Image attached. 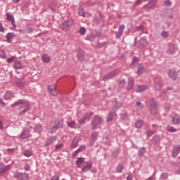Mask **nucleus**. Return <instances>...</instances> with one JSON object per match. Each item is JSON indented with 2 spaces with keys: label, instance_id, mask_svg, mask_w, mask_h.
Masks as SVG:
<instances>
[{
  "label": "nucleus",
  "instance_id": "42",
  "mask_svg": "<svg viewBox=\"0 0 180 180\" xmlns=\"http://www.w3.org/2000/svg\"><path fill=\"white\" fill-rule=\"evenodd\" d=\"M55 127H56L58 129L63 126V122L60 121H56L53 125Z\"/></svg>",
  "mask_w": 180,
  "mask_h": 180
},
{
  "label": "nucleus",
  "instance_id": "37",
  "mask_svg": "<svg viewBox=\"0 0 180 180\" xmlns=\"http://www.w3.org/2000/svg\"><path fill=\"white\" fill-rule=\"evenodd\" d=\"M41 58L44 63H50V56L48 55H42Z\"/></svg>",
  "mask_w": 180,
  "mask_h": 180
},
{
  "label": "nucleus",
  "instance_id": "55",
  "mask_svg": "<svg viewBox=\"0 0 180 180\" xmlns=\"http://www.w3.org/2000/svg\"><path fill=\"white\" fill-rule=\"evenodd\" d=\"M0 106L1 108H6V103L2 100V98L0 99Z\"/></svg>",
  "mask_w": 180,
  "mask_h": 180
},
{
  "label": "nucleus",
  "instance_id": "62",
  "mask_svg": "<svg viewBox=\"0 0 180 180\" xmlns=\"http://www.w3.org/2000/svg\"><path fill=\"white\" fill-rule=\"evenodd\" d=\"M24 169L25 171H29V169H30V166L29 165V164L26 163L25 165H24Z\"/></svg>",
  "mask_w": 180,
  "mask_h": 180
},
{
  "label": "nucleus",
  "instance_id": "47",
  "mask_svg": "<svg viewBox=\"0 0 180 180\" xmlns=\"http://www.w3.org/2000/svg\"><path fill=\"white\" fill-rule=\"evenodd\" d=\"M147 137H151L153 134H155V131L154 130H150L146 132Z\"/></svg>",
  "mask_w": 180,
  "mask_h": 180
},
{
  "label": "nucleus",
  "instance_id": "51",
  "mask_svg": "<svg viewBox=\"0 0 180 180\" xmlns=\"http://www.w3.org/2000/svg\"><path fill=\"white\" fill-rule=\"evenodd\" d=\"M124 85H126V81L122 80L120 82V83H119L120 88H121V89L124 88Z\"/></svg>",
  "mask_w": 180,
  "mask_h": 180
},
{
  "label": "nucleus",
  "instance_id": "36",
  "mask_svg": "<svg viewBox=\"0 0 180 180\" xmlns=\"http://www.w3.org/2000/svg\"><path fill=\"white\" fill-rule=\"evenodd\" d=\"M91 140H93V141H96L98 140V132L94 131L91 134Z\"/></svg>",
  "mask_w": 180,
  "mask_h": 180
},
{
  "label": "nucleus",
  "instance_id": "28",
  "mask_svg": "<svg viewBox=\"0 0 180 180\" xmlns=\"http://www.w3.org/2000/svg\"><path fill=\"white\" fill-rule=\"evenodd\" d=\"M32 108H30V105H27V107H25V108H24L23 110L20 112V115L21 116H25V115H26V112H29V110H30Z\"/></svg>",
  "mask_w": 180,
  "mask_h": 180
},
{
  "label": "nucleus",
  "instance_id": "54",
  "mask_svg": "<svg viewBox=\"0 0 180 180\" xmlns=\"http://www.w3.org/2000/svg\"><path fill=\"white\" fill-rule=\"evenodd\" d=\"M79 151L77 150H76L72 155V158H76L77 155H78V154H79Z\"/></svg>",
  "mask_w": 180,
  "mask_h": 180
},
{
  "label": "nucleus",
  "instance_id": "6",
  "mask_svg": "<svg viewBox=\"0 0 180 180\" xmlns=\"http://www.w3.org/2000/svg\"><path fill=\"white\" fill-rule=\"evenodd\" d=\"M155 88L157 91H161V88L164 86V82H162V79L161 77H158L155 79Z\"/></svg>",
  "mask_w": 180,
  "mask_h": 180
},
{
  "label": "nucleus",
  "instance_id": "35",
  "mask_svg": "<svg viewBox=\"0 0 180 180\" xmlns=\"http://www.w3.org/2000/svg\"><path fill=\"white\" fill-rule=\"evenodd\" d=\"M147 89V86L141 85L137 87L136 92H143V91H146Z\"/></svg>",
  "mask_w": 180,
  "mask_h": 180
},
{
  "label": "nucleus",
  "instance_id": "33",
  "mask_svg": "<svg viewBox=\"0 0 180 180\" xmlns=\"http://www.w3.org/2000/svg\"><path fill=\"white\" fill-rule=\"evenodd\" d=\"M135 107L136 108L137 110H141L144 105L141 103V101H136Z\"/></svg>",
  "mask_w": 180,
  "mask_h": 180
},
{
  "label": "nucleus",
  "instance_id": "43",
  "mask_svg": "<svg viewBox=\"0 0 180 180\" xmlns=\"http://www.w3.org/2000/svg\"><path fill=\"white\" fill-rule=\"evenodd\" d=\"M0 58H3V60L6 58V53H5V51H0Z\"/></svg>",
  "mask_w": 180,
  "mask_h": 180
},
{
  "label": "nucleus",
  "instance_id": "22",
  "mask_svg": "<svg viewBox=\"0 0 180 180\" xmlns=\"http://www.w3.org/2000/svg\"><path fill=\"white\" fill-rule=\"evenodd\" d=\"M15 36H16V34H15V33L8 32L6 36V39H7V43H11V39H13V37H15Z\"/></svg>",
  "mask_w": 180,
  "mask_h": 180
},
{
  "label": "nucleus",
  "instance_id": "58",
  "mask_svg": "<svg viewBox=\"0 0 180 180\" xmlns=\"http://www.w3.org/2000/svg\"><path fill=\"white\" fill-rule=\"evenodd\" d=\"M32 152H26L23 153V155L27 158L32 157Z\"/></svg>",
  "mask_w": 180,
  "mask_h": 180
},
{
  "label": "nucleus",
  "instance_id": "31",
  "mask_svg": "<svg viewBox=\"0 0 180 180\" xmlns=\"http://www.w3.org/2000/svg\"><path fill=\"white\" fill-rule=\"evenodd\" d=\"M159 141H161V139L160 138L159 136L155 135L153 137L152 143H153V144H158Z\"/></svg>",
  "mask_w": 180,
  "mask_h": 180
},
{
  "label": "nucleus",
  "instance_id": "44",
  "mask_svg": "<svg viewBox=\"0 0 180 180\" xmlns=\"http://www.w3.org/2000/svg\"><path fill=\"white\" fill-rule=\"evenodd\" d=\"M56 6L57 5L56 4V3H51L49 4V7L50 8V9H51V11H56Z\"/></svg>",
  "mask_w": 180,
  "mask_h": 180
},
{
  "label": "nucleus",
  "instance_id": "1",
  "mask_svg": "<svg viewBox=\"0 0 180 180\" xmlns=\"http://www.w3.org/2000/svg\"><path fill=\"white\" fill-rule=\"evenodd\" d=\"M19 105H20V109H25L27 106H30V104L25 100L19 99L11 105V108H16Z\"/></svg>",
  "mask_w": 180,
  "mask_h": 180
},
{
  "label": "nucleus",
  "instance_id": "10",
  "mask_svg": "<svg viewBox=\"0 0 180 180\" xmlns=\"http://www.w3.org/2000/svg\"><path fill=\"white\" fill-rule=\"evenodd\" d=\"M12 168V166L11 165H6L4 164V162H0V172L5 174V172H7V171H9Z\"/></svg>",
  "mask_w": 180,
  "mask_h": 180
},
{
  "label": "nucleus",
  "instance_id": "20",
  "mask_svg": "<svg viewBox=\"0 0 180 180\" xmlns=\"http://www.w3.org/2000/svg\"><path fill=\"white\" fill-rule=\"evenodd\" d=\"M124 169V166L122 163H118L116 166V171L118 174H122V171Z\"/></svg>",
  "mask_w": 180,
  "mask_h": 180
},
{
  "label": "nucleus",
  "instance_id": "5",
  "mask_svg": "<svg viewBox=\"0 0 180 180\" xmlns=\"http://www.w3.org/2000/svg\"><path fill=\"white\" fill-rule=\"evenodd\" d=\"M74 22L72 20H65L63 22L60 26V28L62 30H64V32H68L70 29H71V27L72 26Z\"/></svg>",
  "mask_w": 180,
  "mask_h": 180
},
{
  "label": "nucleus",
  "instance_id": "8",
  "mask_svg": "<svg viewBox=\"0 0 180 180\" xmlns=\"http://www.w3.org/2000/svg\"><path fill=\"white\" fill-rule=\"evenodd\" d=\"M117 74H119V69H116L115 70H113L112 72L105 75L103 77L104 81H106L108 79H112V78H113V77H116V75H117Z\"/></svg>",
  "mask_w": 180,
  "mask_h": 180
},
{
  "label": "nucleus",
  "instance_id": "21",
  "mask_svg": "<svg viewBox=\"0 0 180 180\" xmlns=\"http://www.w3.org/2000/svg\"><path fill=\"white\" fill-rule=\"evenodd\" d=\"M169 77H170V78H172V79H174V80H175V79H176V72H175V70H170L169 71Z\"/></svg>",
  "mask_w": 180,
  "mask_h": 180
},
{
  "label": "nucleus",
  "instance_id": "39",
  "mask_svg": "<svg viewBox=\"0 0 180 180\" xmlns=\"http://www.w3.org/2000/svg\"><path fill=\"white\" fill-rule=\"evenodd\" d=\"M121 120H129V115L127 113H122L120 115Z\"/></svg>",
  "mask_w": 180,
  "mask_h": 180
},
{
  "label": "nucleus",
  "instance_id": "32",
  "mask_svg": "<svg viewBox=\"0 0 180 180\" xmlns=\"http://www.w3.org/2000/svg\"><path fill=\"white\" fill-rule=\"evenodd\" d=\"M150 112L152 116H156V115L158 113L157 107H150Z\"/></svg>",
  "mask_w": 180,
  "mask_h": 180
},
{
  "label": "nucleus",
  "instance_id": "12",
  "mask_svg": "<svg viewBox=\"0 0 180 180\" xmlns=\"http://www.w3.org/2000/svg\"><path fill=\"white\" fill-rule=\"evenodd\" d=\"M155 4H157V0H151L147 4L144 5L143 9H153L154 6H155Z\"/></svg>",
  "mask_w": 180,
  "mask_h": 180
},
{
  "label": "nucleus",
  "instance_id": "59",
  "mask_svg": "<svg viewBox=\"0 0 180 180\" xmlns=\"http://www.w3.org/2000/svg\"><path fill=\"white\" fill-rule=\"evenodd\" d=\"M63 147H64V145H63V144L56 145L55 146V149L56 150H61V148H63Z\"/></svg>",
  "mask_w": 180,
  "mask_h": 180
},
{
  "label": "nucleus",
  "instance_id": "7",
  "mask_svg": "<svg viewBox=\"0 0 180 180\" xmlns=\"http://www.w3.org/2000/svg\"><path fill=\"white\" fill-rule=\"evenodd\" d=\"M92 116H94V112H92L85 113L83 117L79 120V124H85V120H89Z\"/></svg>",
  "mask_w": 180,
  "mask_h": 180
},
{
  "label": "nucleus",
  "instance_id": "50",
  "mask_svg": "<svg viewBox=\"0 0 180 180\" xmlns=\"http://www.w3.org/2000/svg\"><path fill=\"white\" fill-rule=\"evenodd\" d=\"M160 178L162 180L168 179V173H162L160 176Z\"/></svg>",
  "mask_w": 180,
  "mask_h": 180
},
{
  "label": "nucleus",
  "instance_id": "52",
  "mask_svg": "<svg viewBox=\"0 0 180 180\" xmlns=\"http://www.w3.org/2000/svg\"><path fill=\"white\" fill-rule=\"evenodd\" d=\"M112 158H117V155H119V150H115L112 153Z\"/></svg>",
  "mask_w": 180,
  "mask_h": 180
},
{
  "label": "nucleus",
  "instance_id": "56",
  "mask_svg": "<svg viewBox=\"0 0 180 180\" xmlns=\"http://www.w3.org/2000/svg\"><path fill=\"white\" fill-rule=\"evenodd\" d=\"M168 131L170 133H175V131H176V129H175L174 127H170L168 129Z\"/></svg>",
  "mask_w": 180,
  "mask_h": 180
},
{
  "label": "nucleus",
  "instance_id": "9",
  "mask_svg": "<svg viewBox=\"0 0 180 180\" xmlns=\"http://www.w3.org/2000/svg\"><path fill=\"white\" fill-rule=\"evenodd\" d=\"M30 137H32V134H30V130L29 129H25L20 136V139L22 140L29 139Z\"/></svg>",
  "mask_w": 180,
  "mask_h": 180
},
{
  "label": "nucleus",
  "instance_id": "26",
  "mask_svg": "<svg viewBox=\"0 0 180 180\" xmlns=\"http://www.w3.org/2000/svg\"><path fill=\"white\" fill-rule=\"evenodd\" d=\"M13 67L15 70H20L22 68V63L19 60H15Z\"/></svg>",
  "mask_w": 180,
  "mask_h": 180
},
{
  "label": "nucleus",
  "instance_id": "13",
  "mask_svg": "<svg viewBox=\"0 0 180 180\" xmlns=\"http://www.w3.org/2000/svg\"><path fill=\"white\" fill-rule=\"evenodd\" d=\"M6 15L7 20L11 22L13 27L16 28V24H15V18L13 17V15H10L8 13H6Z\"/></svg>",
  "mask_w": 180,
  "mask_h": 180
},
{
  "label": "nucleus",
  "instance_id": "11",
  "mask_svg": "<svg viewBox=\"0 0 180 180\" xmlns=\"http://www.w3.org/2000/svg\"><path fill=\"white\" fill-rule=\"evenodd\" d=\"M54 141H57V136H50L46 139L44 143V147H49V146H51Z\"/></svg>",
  "mask_w": 180,
  "mask_h": 180
},
{
  "label": "nucleus",
  "instance_id": "46",
  "mask_svg": "<svg viewBox=\"0 0 180 180\" xmlns=\"http://www.w3.org/2000/svg\"><path fill=\"white\" fill-rule=\"evenodd\" d=\"M68 126L69 127H71V129L75 128V126H76L75 122L72 121V122H68Z\"/></svg>",
  "mask_w": 180,
  "mask_h": 180
},
{
  "label": "nucleus",
  "instance_id": "14",
  "mask_svg": "<svg viewBox=\"0 0 180 180\" xmlns=\"http://www.w3.org/2000/svg\"><path fill=\"white\" fill-rule=\"evenodd\" d=\"M134 88V79H129L128 80V84L127 86V91H131Z\"/></svg>",
  "mask_w": 180,
  "mask_h": 180
},
{
  "label": "nucleus",
  "instance_id": "49",
  "mask_svg": "<svg viewBox=\"0 0 180 180\" xmlns=\"http://www.w3.org/2000/svg\"><path fill=\"white\" fill-rule=\"evenodd\" d=\"M58 130L54 125L49 129V133H51L53 134V133H56Z\"/></svg>",
  "mask_w": 180,
  "mask_h": 180
},
{
  "label": "nucleus",
  "instance_id": "2",
  "mask_svg": "<svg viewBox=\"0 0 180 180\" xmlns=\"http://www.w3.org/2000/svg\"><path fill=\"white\" fill-rule=\"evenodd\" d=\"M13 178L18 180H29V174L27 172H19L14 173Z\"/></svg>",
  "mask_w": 180,
  "mask_h": 180
},
{
  "label": "nucleus",
  "instance_id": "41",
  "mask_svg": "<svg viewBox=\"0 0 180 180\" xmlns=\"http://www.w3.org/2000/svg\"><path fill=\"white\" fill-rule=\"evenodd\" d=\"M79 33L82 36H84L85 33H86V29H85V27H80V29L79 30Z\"/></svg>",
  "mask_w": 180,
  "mask_h": 180
},
{
  "label": "nucleus",
  "instance_id": "60",
  "mask_svg": "<svg viewBox=\"0 0 180 180\" xmlns=\"http://www.w3.org/2000/svg\"><path fill=\"white\" fill-rule=\"evenodd\" d=\"M95 144V141H93L92 139H90L88 146L89 147H92Z\"/></svg>",
  "mask_w": 180,
  "mask_h": 180
},
{
  "label": "nucleus",
  "instance_id": "4",
  "mask_svg": "<svg viewBox=\"0 0 180 180\" xmlns=\"http://www.w3.org/2000/svg\"><path fill=\"white\" fill-rule=\"evenodd\" d=\"M91 169H92V162H86L84 165L82 166L80 174H86V172L91 171Z\"/></svg>",
  "mask_w": 180,
  "mask_h": 180
},
{
  "label": "nucleus",
  "instance_id": "25",
  "mask_svg": "<svg viewBox=\"0 0 180 180\" xmlns=\"http://www.w3.org/2000/svg\"><path fill=\"white\" fill-rule=\"evenodd\" d=\"M175 51H176V47L174 45H169L168 53L169 54H175Z\"/></svg>",
  "mask_w": 180,
  "mask_h": 180
},
{
  "label": "nucleus",
  "instance_id": "34",
  "mask_svg": "<svg viewBox=\"0 0 180 180\" xmlns=\"http://www.w3.org/2000/svg\"><path fill=\"white\" fill-rule=\"evenodd\" d=\"M77 57L79 61H84V52L79 51L77 55Z\"/></svg>",
  "mask_w": 180,
  "mask_h": 180
},
{
  "label": "nucleus",
  "instance_id": "24",
  "mask_svg": "<svg viewBox=\"0 0 180 180\" xmlns=\"http://www.w3.org/2000/svg\"><path fill=\"white\" fill-rule=\"evenodd\" d=\"M26 84V82L22 79V80H17L16 81V85L18 88H23Z\"/></svg>",
  "mask_w": 180,
  "mask_h": 180
},
{
  "label": "nucleus",
  "instance_id": "3",
  "mask_svg": "<svg viewBox=\"0 0 180 180\" xmlns=\"http://www.w3.org/2000/svg\"><path fill=\"white\" fill-rule=\"evenodd\" d=\"M101 123H102V117L98 115L94 116V120L91 122V129L95 130Z\"/></svg>",
  "mask_w": 180,
  "mask_h": 180
},
{
  "label": "nucleus",
  "instance_id": "15",
  "mask_svg": "<svg viewBox=\"0 0 180 180\" xmlns=\"http://www.w3.org/2000/svg\"><path fill=\"white\" fill-rule=\"evenodd\" d=\"M47 89H48V92H49L51 95H53V96H56L57 91H56V88L54 87V86L49 85Z\"/></svg>",
  "mask_w": 180,
  "mask_h": 180
},
{
  "label": "nucleus",
  "instance_id": "29",
  "mask_svg": "<svg viewBox=\"0 0 180 180\" xmlns=\"http://www.w3.org/2000/svg\"><path fill=\"white\" fill-rule=\"evenodd\" d=\"M146 154V148L143 147L141 148L138 151V155L139 157H144V155Z\"/></svg>",
  "mask_w": 180,
  "mask_h": 180
},
{
  "label": "nucleus",
  "instance_id": "53",
  "mask_svg": "<svg viewBox=\"0 0 180 180\" xmlns=\"http://www.w3.org/2000/svg\"><path fill=\"white\" fill-rule=\"evenodd\" d=\"M124 30V25H121L120 27H119V29H118V32L120 33H122L123 34V31Z\"/></svg>",
  "mask_w": 180,
  "mask_h": 180
},
{
  "label": "nucleus",
  "instance_id": "38",
  "mask_svg": "<svg viewBox=\"0 0 180 180\" xmlns=\"http://www.w3.org/2000/svg\"><path fill=\"white\" fill-rule=\"evenodd\" d=\"M84 158H78L77 160L76 161V165H78L79 164H85L86 162L84 160Z\"/></svg>",
  "mask_w": 180,
  "mask_h": 180
},
{
  "label": "nucleus",
  "instance_id": "23",
  "mask_svg": "<svg viewBox=\"0 0 180 180\" xmlns=\"http://www.w3.org/2000/svg\"><path fill=\"white\" fill-rule=\"evenodd\" d=\"M42 130H43V127H41V124H37L34 128V133H41Z\"/></svg>",
  "mask_w": 180,
  "mask_h": 180
},
{
  "label": "nucleus",
  "instance_id": "63",
  "mask_svg": "<svg viewBox=\"0 0 180 180\" xmlns=\"http://www.w3.org/2000/svg\"><path fill=\"white\" fill-rule=\"evenodd\" d=\"M127 180H133V174L129 173L127 177Z\"/></svg>",
  "mask_w": 180,
  "mask_h": 180
},
{
  "label": "nucleus",
  "instance_id": "61",
  "mask_svg": "<svg viewBox=\"0 0 180 180\" xmlns=\"http://www.w3.org/2000/svg\"><path fill=\"white\" fill-rule=\"evenodd\" d=\"M15 56H12L11 58H9L7 59V63H8V64H11V63H12V61H13V60H15Z\"/></svg>",
  "mask_w": 180,
  "mask_h": 180
},
{
  "label": "nucleus",
  "instance_id": "45",
  "mask_svg": "<svg viewBox=\"0 0 180 180\" xmlns=\"http://www.w3.org/2000/svg\"><path fill=\"white\" fill-rule=\"evenodd\" d=\"M164 5H165V6H167V7L172 6V1L170 0H166L164 1Z\"/></svg>",
  "mask_w": 180,
  "mask_h": 180
},
{
  "label": "nucleus",
  "instance_id": "17",
  "mask_svg": "<svg viewBox=\"0 0 180 180\" xmlns=\"http://www.w3.org/2000/svg\"><path fill=\"white\" fill-rule=\"evenodd\" d=\"M179 150H180V146H174L173 150H172V157L175 158L179 154Z\"/></svg>",
  "mask_w": 180,
  "mask_h": 180
},
{
  "label": "nucleus",
  "instance_id": "64",
  "mask_svg": "<svg viewBox=\"0 0 180 180\" xmlns=\"http://www.w3.org/2000/svg\"><path fill=\"white\" fill-rule=\"evenodd\" d=\"M60 177L58 176L54 175L51 177V180H59Z\"/></svg>",
  "mask_w": 180,
  "mask_h": 180
},
{
  "label": "nucleus",
  "instance_id": "30",
  "mask_svg": "<svg viewBox=\"0 0 180 180\" xmlns=\"http://www.w3.org/2000/svg\"><path fill=\"white\" fill-rule=\"evenodd\" d=\"M172 122H173V124H179L180 117L178 115H174L172 117Z\"/></svg>",
  "mask_w": 180,
  "mask_h": 180
},
{
  "label": "nucleus",
  "instance_id": "48",
  "mask_svg": "<svg viewBox=\"0 0 180 180\" xmlns=\"http://www.w3.org/2000/svg\"><path fill=\"white\" fill-rule=\"evenodd\" d=\"M161 36L162 37H164V39H167V37L169 36V34L167 31H163L161 32Z\"/></svg>",
  "mask_w": 180,
  "mask_h": 180
},
{
  "label": "nucleus",
  "instance_id": "18",
  "mask_svg": "<svg viewBox=\"0 0 180 180\" xmlns=\"http://www.w3.org/2000/svg\"><path fill=\"white\" fill-rule=\"evenodd\" d=\"M116 112H110L107 115V122H112L114 119H116Z\"/></svg>",
  "mask_w": 180,
  "mask_h": 180
},
{
  "label": "nucleus",
  "instance_id": "16",
  "mask_svg": "<svg viewBox=\"0 0 180 180\" xmlns=\"http://www.w3.org/2000/svg\"><path fill=\"white\" fill-rule=\"evenodd\" d=\"M79 143V139L77 137L75 138L72 141V143L70 145V148L72 149L77 148V147H78Z\"/></svg>",
  "mask_w": 180,
  "mask_h": 180
},
{
  "label": "nucleus",
  "instance_id": "27",
  "mask_svg": "<svg viewBox=\"0 0 180 180\" xmlns=\"http://www.w3.org/2000/svg\"><path fill=\"white\" fill-rule=\"evenodd\" d=\"M150 108H155L157 107V101L154 98H151L148 101Z\"/></svg>",
  "mask_w": 180,
  "mask_h": 180
},
{
  "label": "nucleus",
  "instance_id": "57",
  "mask_svg": "<svg viewBox=\"0 0 180 180\" xmlns=\"http://www.w3.org/2000/svg\"><path fill=\"white\" fill-rule=\"evenodd\" d=\"M86 148L85 145H82L77 150L81 153V151H84Z\"/></svg>",
  "mask_w": 180,
  "mask_h": 180
},
{
  "label": "nucleus",
  "instance_id": "19",
  "mask_svg": "<svg viewBox=\"0 0 180 180\" xmlns=\"http://www.w3.org/2000/svg\"><path fill=\"white\" fill-rule=\"evenodd\" d=\"M146 72V68L142 64L138 65L137 74H144Z\"/></svg>",
  "mask_w": 180,
  "mask_h": 180
},
{
  "label": "nucleus",
  "instance_id": "40",
  "mask_svg": "<svg viewBox=\"0 0 180 180\" xmlns=\"http://www.w3.org/2000/svg\"><path fill=\"white\" fill-rule=\"evenodd\" d=\"M143 123L144 122H143V120H139L135 123V127L139 129L140 127H141V126H143Z\"/></svg>",
  "mask_w": 180,
  "mask_h": 180
}]
</instances>
